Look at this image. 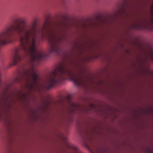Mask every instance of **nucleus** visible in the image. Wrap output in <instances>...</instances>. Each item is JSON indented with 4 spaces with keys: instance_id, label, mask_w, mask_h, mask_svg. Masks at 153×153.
Segmentation results:
<instances>
[{
    "instance_id": "1",
    "label": "nucleus",
    "mask_w": 153,
    "mask_h": 153,
    "mask_svg": "<svg viewBox=\"0 0 153 153\" xmlns=\"http://www.w3.org/2000/svg\"><path fill=\"white\" fill-rule=\"evenodd\" d=\"M36 22H33L27 25L23 19L15 20L13 25L6 27L0 32V45L7 44L14 36L19 37L20 46L15 49L11 62V65H16L23 57L22 53L25 56H29L32 62L40 61L46 58V53L36 50V38L42 40L46 39V23L40 30L36 27Z\"/></svg>"
},
{
    "instance_id": "2",
    "label": "nucleus",
    "mask_w": 153,
    "mask_h": 153,
    "mask_svg": "<svg viewBox=\"0 0 153 153\" xmlns=\"http://www.w3.org/2000/svg\"><path fill=\"white\" fill-rule=\"evenodd\" d=\"M66 77L72 81L76 86L85 88L87 87V82L82 75L81 71L77 72L67 67L65 64L61 63L50 73L45 88L46 89H49Z\"/></svg>"
},
{
    "instance_id": "3",
    "label": "nucleus",
    "mask_w": 153,
    "mask_h": 153,
    "mask_svg": "<svg viewBox=\"0 0 153 153\" xmlns=\"http://www.w3.org/2000/svg\"><path fill=\"white\" fill-rule=\"evenodd\" d=\"M38 75L35 72L34 66L32 65L30 68L23 69L19 73L18 76L16 79L17 82L23 80L25 82L26 86L30 90H33L38 87Z\"/></svg>"
},
{
    "instance_id": "4",
    "label": "nucleus",
    "mask_w": 153,
    "mask_h": 153,
    "mask_svg": "<svg viewBox=\"0 0 153 153\" xmlns=\"http://www.w3.org/2000/svg\"><path fill=\"white\" fill-rule=\"evenodd\" d=\"M2 99H3L4 100H6L7 98V95L6 93L5 92H4L3 93V95L2 96V97H1Z\"/></svg>"
},
{
    "instance_id": "5",
    "label": "nucleus",
    "mask_w": 153,
    "mask_h": 153,
    "mask_svg": "<svg viewBox=\"0 0 153 153\" xmlns=\"http://www.w3.org/2000/svg\"><path fill=\"white\" fill-rule=\"evenodd\" d=\"M44 101V102L45 103V105L46 106H48L49 104V102L48 101L45 100Z\"/></svg>"
},
{
    "instance_id": "6",
    "label": "nucleus",
    "mask_w": 153,
    "mask_h": 153,
    "mask_svg": "<svg viewBox=\"0 0 153 153\" xmlns=\"http://www.w3.org/2000/svg\"><path fill=\"white\" fill-rule=\"evenodd\" d=\"M151 55L152 57V59H153V49L152 48L151 49V51L150 52Z\"/></svg>"
},
{
    "instance_id": "7",
    "label": "nucleus",
    "mask_w": 153,
    "mask_h": 153,
    "mask_svg": "<svg viewBox=\"0 0 153 153\" xmlns=\"http://www.w3.org/2000/svg\"><path fill=\"white\" fill-rule=\"evenodd\" d=\"M152 22H153V18H152Z\"/></svg>"
},
{
    "instance_id": "8",
    "label": "nucleus",
    "mask_w": 153,
    "mask_h": 153,
    "mask_svg": "<svg viewBox=\"0 0 153 153\" xmlns=\"http://www.w3.org/2000/svg\"><path fill=\"white\" fill-rule=\"evenodd\" d=\"M68 99H70V97H69V96L68 97Z\"/></svg>"
}]
</instances>
